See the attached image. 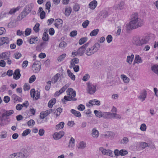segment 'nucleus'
Wrapping results in <instances>:
<instances>
[{"label": "nucleus", "mask_w": 158, "mask_h": 158, "mask_svg": "<svg viewBox=\"0 0 158 158\" xmlns=\"http://www.w3.org/2000/svg\"><path fill=\"white\" fill-rule=\"evenodd\" d=\"M89 43L88 42L80 48L77 50L78 53L80 56H82L84 54L86 48L88 47Z\"/></svg>", "instance_id": "obj_10"}, {"label": "nucleus", "mask_w": 158, "mask_h": 158, "mask_svg": "<svg viewBox=\"0 0 158 158\" xmlns=\"http://www.w3.org/2000/svg\"><path fill=\"white\" fill-rule=\"evenodd\" d=\"M29 155L30 152L28 150L23 149L20 152L10 155L9 158H27Z\"/></svg>", "instance_id": "obj_2"}, {"label": "nucleus", "mask_w": 158, "mask_h": 158, "mask_svg": "<svg viewBox=\"0 0 158 158\" xmlns=\"http://www.w3.org/2000/svg\"><path fill=\"white\" fill-rule=\"evenodd\" d=\"M64 123L63 122H61L56 125V128L57 130L63 128L64 127Z\"/></svg>", "instance_id": "obj_43"}, {"label": "nucleus", "mask_w": 158, "mask_h": 158, "mask_svg": "<svg viewBox=\"0 0 158 158\" xmlns=\"http://www.w3.org/2000/svg\"><path fill=\"white\" fill-rule=\"evenodd\" d=\"M67 72L68 76L73 81L75 80V76L73 73L71 72V71L69 69L67 70Z\"/></svg>", "instance_id": "obj_37"}, {"label": "nucleus", "mask_w": 158, "mask_h": 158, "mask_svg": "<svg viewBox=\"0 0 158 158\" xmlns=\"http://www.w3.org/2000/svg\"><path fill=\"white\" fill-rule=\"evenodd\" d=\"M97 2L96 0H93L90 2L89 4V8L92 10H94L97 6Z\"/></svg>", "instance_id": "obj_23"}, {"label": "nucleus", "mask_w": 158, "mask_h": 158, "mask_svg": "<svg viewBox=\"0 0 158 158\" xmlns=\"http://www.w3.org/2000/svg\"><path fill=\"white\" fill-rule=\"evenodd\" d=\"M128 153L127 151L124 149H121L120 150V155L122 156H124Z\"/></svg>", "instance_id": "obj_59"}, {"label": "nucleus", "mask_w": 158, "mask_h": 158, "mask_svg": "<svg viewBox=\"0 0 158 158\" xmlns=\"http://www.w3.org/2000/svg\"><path fill=\"white\" fill-rule=\"evenodd\" d=\"M47 45V43L46 42H43L40 44V45L37 46L36 50L38 51H41V49L45 48Z\"/></svg>", "instance_id": "obj_16"}, {"label": "nucleus", "mask_w": 158, "mask_h": 158, "mask_svg": "<svg viewBox=\"0 0 158 158\" xmlns=\"http://www.w3.org/2000/svg\"><path fill=\"white\" fill-rule=\"evenodd\" d=\"M112 113L110 112H102V117L106 118H110V116H112Z\"/></svg>", "instance_id": "obj_38"}, {"label": "nucleus", "mask_w": 158, "mask_h": 158, "mask_svg": "<svg viewBox=\"0 0 158 158\" xmlns=\"http://www.w3.org/2000/svg\"><path fill=\"white\" fill-rule=\"evenodd\" d=\"M99 31L98 29H96L93 30L90 33V35L91 36H96L97 35Z\"/></svg>", "instance_id": "obj_45"}, {"label": "nucleus", "mask_w": 158, "mask_h": 158, "mask_svg": "<svg viewBox=\"0 0 158 158\" xmlns=\"http://www.w3.org/2000/svg\"><path fill=\"white\" fill-rule=\"evenodd\" d=\"M20 70L19 69H17L15 70L13 76V78L16 80L19 79L21 76Z\"/></svg>", "instance_id": "obj_20"}, {"label": "nucleus", "mask_w": 158, "mask_h": 158, "mask_svg": "<svg viewBox=\"0 0 158 158\" xmlns=\"http://www.w3.org/2000/svg\"><path fill=\"white\" fill-rule=\"evenodd\" d=\"M56 101L55 98H53L51 99L48 103V106L49 108H52L56 103Z\"/></svg>", "instance_id": "obj_36"}, {"label": "nucleus", "mask_w": 158, "mask_h": 158, "mask_svg": "<svg viewBox=\"0 0 158 158\" xmlns=\"http://www.w3.org/2000/svg\"><path fill=\"white\" fill-rule=\"evenodd\" d=\"M132 43L133 44L139 46H141L140 37L135 36L133 37Z\"/></svg>", "instance_id": "obj_13"}, {"label": "nucleus", "mask_w": 158, "mask_h": 158, "mask_svg": "<svg viewBox=\"0 0 158 158\" xmlns=\"http://www.w3.org/2000/svg\"><path fill=\"white\" fill-rule=\"evenodd\" d=\"M152 70L158 76V65L155 64L151 67Z\"/></svg>", "instance_id": "obj_30"}, {"label": "nucleus", "mask_w": 158, "mask_h": 158, "mask_svg": "<svg viewBox=\"0 0 158 158\" xmlns=\"http://www.w3.org/2000/svg\"><path fill=\"white\" fill-rule=\"evenodd\" d=\"M53 110L52 109H50L46 110L45 111L41 112L40 113V116L41 118L43 119L49 115L52 112Z\"/></svg>", "instance_id": "obj_12"}, {"label": "nucleus", "mask_w": 158, "mask_h": 158, "mask_svg": "<svg viewBox=\"0 0 158 158\" xmlns=\"http://www.w3.org/2000/svg\"><path fill=\"white\" fill-rule=\"evenodd\" d=\"M20 8V7L18 6L16 8H13L11 9L8 12L9 14L11 15L14 14L17 11H18Z\"/></svg>", "instance_id": "obj_35"}, {"label": "nucleus", "mask_w": 158, "mask_h": 158, "mask_svg": "<svg viewBox=\"0 0 158 158\" xmlns=\"http://www.w3.org/2000/svg\"><path fill=\"white\" fill-rule=\"evenodd\" d=\"M90 78V76L88 74H85L82 78V80L84 81H87Z\"/></svg>", "instance_id": "obj_58"}, {"label": "nucleus", "mask_w": 158, "mask_h": 158, "mask_svg": "<svg viewBox=\"0 0 158 158\" xmlns=\"http://www.w3.org/2000/svg\"><path fill=\"white\" fill-rule=\"evenodd\" d=\"M124 4V2L121 1L119 2L118 4L114 5L113 8L115 10H121L123 9Z\"/></svg>", "instance_id": "obj_15"}, {"label": "nucleus", "mask_w": 158, "mask_h": 158, "mask_svg": "<svg viewBox=\"0 0 158 158\" xmlns=\"http://www.w3.org/2000/svg\"><path fill=\"white\" fill-rule=\"evenodd\" d=\"M104 136L106 138H112L114 136V132L111 131H108L104 134Z\"/></svg>", "instance_id": "obj_33"}, {"label": "nucleus", "mask_w": 158, "mask_h": 158, "mask_svg": "<svg viewBox=\"0 0 158 158\" xmlns=\"http://www.w3.org/2000/svg\"><path fill=\"white\" fill-rule=\"evenodd\" d=\"M94 138H98L99 136V132L96 128H94L92 131L91 134Z\"/></svg>", "instance_id": "obj_24"}, {"label": "nucleus", "mask_w": 158, "mask_h": 158, "mask_svg": "<svg viewBox=\"0 0 158 158\" xmlns=\"http://www.w3.org/2000/svg\"><path fill=\"white\" fill-rule=\"evenodd\" d=\"M141 46L145 44L148 42L149 37L148 36H145L140 37Z\"/></svg>", "instance_id": "obj_19"}, {"label": "nucleus", "mask_w": 158, "mask_h": 158, "mask_svg": "<svg viewBox=\"0 0 158 158\" xmlns=\"http://www.w3.org/2000/svg\"><path fill=\"white\" fill-rule=\"evenodd\" d=\"M42 40L45 41L48 40L49 39V35L47 32H44L43 35Z\"/></svg>", "instance_id": "obj_46"}, {"label": "nucleus", "mask_w": 158, "mask_h": 158, "mask_svg": "<svg viewBox=\"0 0 158 158\" xmlns=\"http://www.w3.org/2000/svg\"><path fill=\"white\" fill-rule=\"evenodd\" d=\"M112 117L117 119H119L121 118L120 115L117 114L116 113H112Z\"/></svg>", "instance_id": "obj_48"}, {"label": "nucleus", "mask_w": 158, "mask_h": 158, "mask_svg": "<svg viewBox=\"0 0 158 158\" xmlns=\"http://www.w3.org/2000/svg\"><path fill=\"white\" fill-rule=\"evenodd\" d=\"M64 132L62 131L59 132H55L53 135V138L55 140H58L64 136Z\"/></svg>", "instance_id": "obj_14"}, {"label": "nucleus", "mask_w": 158, "mask_h": 158, "mask_svg": "<svg viewBox=\"0 0 158 158\" xmlns=\"http://www.w3.org/2000/svg\"><path fill=\"white\" fill-rule=\"evenodd\" d=\"M147 94L146 90L143 89L141 91L140 95L138 96V98L141 101L143 102L146 98Z\"/></svg>", "instance_id": "obj_9"}, {"label": "nucleus", "mask_w": 158, "mask_h": 158, "mask_svg": "<svg viewBox=\"0 0 158 158\" xmlns=\"http://www.w3.org/2000/svg\"><path fill=\"white\" fill-rule=\"evenodd\" d=\"M63 23V21L61 19H56L55 20L54 25L57 28H60L62 27Z\"/></svg>", "instance_id": "obj_17"}, {"label": "nucleus", "mask_w": 158, "mask_h": 158, "mask_svg": "<svg viewBox=\"0 0 158 158\" xmlns=\"http://www.w3.org/2000/svg\"><path fill=\"white\" fill-rule=\"evenodd\" d=\"M31 97L33 98L35 100L38 99L40 97V92L38 91H35L34 89H32L30 91Z\"/></svg>", "instance_id": "obj_7"}, {"label": "nucleus", "mask_w": 158, "mask_h": 158, "mask_svg": "<svg viewBox=\"0 0 158 158\" xmlns=\"http://www.w3.org/2000/svg\"><path fill=\"white\" fill-rule=\"evenodd\" d=\"M76 99L75 98H73V99H70L68 98V97L67 96H64V98L62 99L61 100V102L63 104H65V100L67 101H71L72 100H75Z\"/></svg>", "instance_id": "obj_52"}, {"label": "nucleus", "mask_w": 158, "mask_h": 158, "mask_svg": "<svg viewBox=\"0 0 158 158\" xmlns=\"http://www.w3.org/2000/svg\"><path fill=\"white\" fill-rule=\"evenodd\" d=\"M67 88L68 86L66 85H64L58 91L56 92L55 93V95L57 96H59L61 94L64 92Z\"/></svg>", "instance_id": "obj_22"}, {"label": "nucleus", "mask_w": 158, "mask_h": 158, "mask_svg": "<svg viewBox=\"0 0 158 158\" xmlns=\"http://www.w3.org/2000/svg\"><path fill=\"white\" fill-rule=\"evenodd\" d=\"M88 38L87 37L81 38L79 41V44L80 45H82L86 42Z\"/></svg>", "instance_id": "obj_42"}, {"label": "nucleus", "mask_w": 158, "mask_h": 158, "mask_svg": "<svg viewBox=\"0 0 158 158\" xmlns=\"http://www.w3.org/2000/svg\"><path fill=\"white\" fill-rule=\"evenodd\" d=\"M0 40L2 45L6 44H8L9 42V39L7 37H3L0 38Z\"/></svg>", "instance_id": "obj_29"}, {"label": "nucleus", "mask_w": 158, "mask_h": 158, "mask_svg": "<svg viewBox=\"0 0 158 158\" xmlns=\"http://www.w3.org/2000/svg\"><path fill=\"white\" fill-rule=\"evenodd\" d=\"M40 26V24L39 23H36L34 26L33 27V30L36 33L38 32H39L40 28L39 27Z\"/></svg>", "instance_id": "obj_47"}, {"label": "nucleus", "mask_w": 158, "mask_h": 158, "mask_svg": "<svg viewBox=\"0 0 158 158\" xmlns=\"http://www.w3.org/2000/svg\"><path fill=\"white\" fill-rule=\"evenodd\" d=\"M0 57L1 58L6 60V59L10 58V53L7 52H3L1 54Z\"/></svg>", "instance_id": "obj_21"}, {"label": "nucleus", "mask_w": 158, "mask_h": 158, "mask_svg": "<svg viewBox=\"0 0 158 158\" xmlns=\"http://www.w3.org/2000/svg\"><path fill=\"white\" fill-rule=\"evenodd\" d=\"M60 76V74L59 73H57L54 77L52 79V82L53 83H55L59 79V77Z\"/></svg>", "instance_id": "obj_40"}, {"label": "nucleus", "mask_w": 158, "mask_h": 158, "mask_svg": "<svg viewBox=\"0 0 158 158\" xmlns=\"http://www.w3.org/2000/svg\"><path fill=\"white\" fill-rule=\"evenodd\" d=\"M70 112L76 117H80L81 116V114L80 112L77 111L74 109H71L70 110Z\"/></svg>", "instance_id": "obj_27"}, {"label": "nucleus", "mask_w": 158, "mask_h": 158, "mask_svg": "<svg viewBox=\"0 0 158 158\" xmlns=\"http://www.w3.org/2000/svg\"><path fill=\"white\" fill-rule=\"evenodd\" d=\"M94 114L96 116L100 118L102 117V112L101 111L95 110L94 111Z\"/></svg>", "instance_id": "obj_50"}, {"label": "nucleus", "mask_w": 158, "mask_h": 158, "mask_svg": "<svg viewBox=\"0 0 158 158\" xmlns=\"http://www.w3.org/2000/svg\"><path fill=\"white\" fill-rule=\"evenodd\" d=\"M71 12V9L70 7L66 8L65 11V14L67 16H69Z\"/></svg>", "instance_id": "obj_49"}, {"label": "nucleus", "mask_w": 158, "mask_h": 158, "mask_svg": "<svg viewBox=\"0 0 158 158\" xmlns=\"http://www.w3.org/2000/svg\"><path fill=\"white\" fill-rule=\"evenodd\" d=\"M67 93L68 98L70 99H76L75 100H72V101H75L77 100L76 98L74 97L76 95V92L72 88H69L67 91Z\"/></svg>", "instance_id": "obj_6"}, {"label": "nucleus", "mask_w": 158, "mask_h": 158, "mask_svg": "<svg viewBox=\"0 0 158 158\" xmlns=\"http://www.w3.org/2000/svg\"><path fill=\"white\" fill-rule=\"evenodd\" d=\"M89 103L91 104L92 106L97 105L99 106L100 104V102L97 99H94L90 100Z\"/></svg>", "instance_id": "obj_26"}, {"label": "nucleus", "mask_w": 158, "mask_h": 158, "mask_svg": "<svg viewBox=\"0 0 158 158\" xmlns=\"http://www.w3.org/2000/svg\"><path fill=\"white\" fill-rule=\"evenodd\" d=\"M27 15V11L23 10L18 16V19L20 20H21L24 18Z\"/></svg>", "instance_id": "obj_31"}, {"label": "nucleus", "mask_w": 158, "mask_h": 158, "mask_svg": "<svg viewBox=\"0 0 158 158\" xmlns=\"http://www.w3.org/2000/svg\"><path fill=\"white\" fill-rule=\"evenodd\" d=\"M87 90L88 93L92 94L94 93L96 90V86L89 82L87 83Z\"/></svg>", "instance_id": "obj_5"}, {"label": "nucleus", "mask_w": 158, "mask_h": 158, "mask_svg": "<svg viewBox=\"0 0 158 158\" xmlns=\"http://www.w3.org/2000/svg\"><path fill=\"white\" fill-rule=\"evenodd\" d=\"M143 24V19L139 17L137 13H135L131 15V21L127 25V29L128 30L135 29L142 27Z\"/></svg>", "instance_id": "obj_1"}, {"label": "nucleus", "mask_w": 158, "mask_h": 158, "mask_svg": "<svg viewBox=\"0 0 158 158\" xmlns=\"http://www.w3.org/2000/svg\"><path fill=\"white\" fill-rule=\"evenodd\" d=\"M8 15H9L8 12L3 11L0 14V19H2L6 17Z\"/></svg>", "instance_id": "obj_56"}, {"label": "nucleus", "mask_w": 158, "mask_h": 158, "mask_svg": "<svg viewBox=\"0 0 158 158\" xmlns=\"http://www.w3.org/2000/svg\"><path fill=\"white\" fill-rule=\"evenodd\" d=\"M31 130L29 129H27L24 130L22 134V135L23 136H26L31 132Z\"/></svg>", "instance_id": "obj_51"}, {"label": "nucleus", "mask_w": 158, "mask_h": 158, "mask_svg": "<svg viewBox=\"0 0 158 158\" xmlns=\"http://www.w3.org/2000/svg\"><path fill=\"white\" fill-rule=\"evenodd\" d=\"M129 141L128 138L126 137H124L121 141V143L123 144H127Z\"/></svg>", "instance_id": "obj_55"}, {"label": "nucleus", "mask_w": 158, "mask_h": 158, "mask_svg": "<svg viewBox=\"0 0 158 158\" xmlns=\"http://www.w3.org/2000/svg\"><path fill=\"white\" fill-rule=\"evenodd\" d=\"M14 113L13 110L6 111L1 114V113L0 112V125H2V122L3 120H5V117L8 116Z\"/></svg>", "instance_id": "obj_4"}, {"label": "nucleus", "mask_w": 158, "mask_h": 158, "mask_svg": "<svg viewBox=\"0 0 158 158\" xmlns=\"http://www.w3.org/2000/svg\"><path fill=\"white\" fill-rule=\"evenodd\" d=\"M22 56L21 54L19 52H16L14 55V57L16 59H19Z\"/></svg>", "instance_id": "obj_60"}, {"label": "nucleus", "mask_w": 158, "mask_h": 158, "mask_svg": "<svg viewBox=\"0 0 158 158\" xmlns=\"http://www.w3.org/2000/svg\"><path fill=\"white\" fill-rule=\"evenodd\" d=\"M86 143L83 141H81L79 143L78 146L77 147L78 149H83L86 147Z\"/></svg>", "instance_id": "obj_41"}, {"label": "nucleus", "mask_w": 158, "mask_h": 158, "mask_svg": "<svg viewBox=\"0 0 158 158\" xmlns=\"http://www.w3.org/2000/svg\"><path fill=\"white\" fill-rule=\"evenodd\" d=\"M38 38L37 37H34L31 38L29 40V42L30 44H33L35 43V42L37 41Z\"/></svg>", "instance_id": "obj_44"}, {"label": "nucleus", "mask_w": 158, "mask_h": 158, "mask_svg": "<svg viewBox=\"0 0 158 158\" xmlns=\"http://www.w3.org/2000/svg\"><path fill=\"white\" fill-rule=\"evenodd\" d=\"M79 59L77 58H74L71 60L70 64L69 65V68L71 69L73 68L75 65V64H77L79 63Z\"/></svg>", "instance_id": "obj_18"}, {"label": "nucleus", "mask_w": 158, "mask_h": 158, "mask_svg": "<svg viewBox=\"0 0 158 158\" xmlns=\"http://www.w3.org/2000/svg\"><path fill=\"white\" fill-rule=\"evenodd\" d=\"M147 127L144 123L142 124L140 127V130L143 131H145Z\"/></svg>", "instance_id": "obj_64"}, {"label": "nucleus", "mask_w": 158, "mask_h": 158, "mask_svg": "<svg viewBox=\"0 0 158 158\" xmlns=\"http://www.w3.org/2000/svg\"><path fill=\"white\" fill-rule=\"evenodd\" d=\"M112 36L110 35H108L106 38V40L108 43H111L112 41Z\"/></svg>", "instance_id": "obj_57"}, {"label": "nucleus", "mask_w": 158, "mask_h": 158, "mask_svg": "<svg viewBox=\"0 0 158 158\" xmlns=\"http://www.w3.org/2000/svg\"><path fill=\"white\" fill-rule=\"evenodd\" d=\"M89 23V22L88 20H86L82 24V26L83 28H86L88 26Z\"/></svg>", "instance_id": "obj_62"}, {"label": "nucleus", "mask_w": 158, "mask_h": 158, "mask_svg": "<svg viewBox=\"0 0 158 158\" xmlns=\"http://www.w3.org/2000/svg\"><path fill=\"white\" fill-rule=\"evenodd\" d=\"M12 98L15 101L18 102H21L23 101V99L22 98L15 94H13L12 95Z\"/></svg>", "instance_id": "obj_25"}, {"label": "nucleus", "mask_w": 158, "mask_h": 158, "mask_svg": "<svg viewBox=\"0 0 158 158\" xmlns=\"http://www.w3.org/2000/svg\"><path fill=\"white\" fill-rule=\"evenodd\" d=\"M75 140L72 137H71V139L69 140V145L71 146H74V143Z\"/></svg>", "instance_id": "obj_63"}, {"label": "nucleus", "mask_w": 158, "mask_h": 158, "mask_svg": "<svg viewBox=\"0 0 158 158\" xmlns=\"http://www.w3.org/2000/svg\"><path fill=\"white\" fill-rule=\"evenodd\" d=\"M99 150L104 155H108L111 157L113 156L112 151L110 150H106L102 147L100 148Z\"/></svg>", "instance_id": "obj_11"}, {"label": "nucleus", "mask_w": 158, "mask_h": 158, "mask_svg": "<svg viewBox=\"0 0 158 158\" xmlns=\"http://www.w3.org/2000/svg\"><path fill=\"white\" fill-rule=\"evenodd\" d=\"M35 123V121L33 119H30L27 123V125L28 126H33Z\"/></svg>", "instance_id": "obj_61"}, {"label": "nucleus", "mask_w": 158, "mask_h": 158, "mask_svg": "<svg viewBox=\"0 0 158 158\" xmlns=\"http://www.w3.org/2000/svg\"><path fill=\"white\" fill-rule=\"evenodd\" d=\"M31 31V29L30 28H28L26 29L25 31V35L26 36L29 35Z\"/></svg>", "instance_id": "obj_54"}, {"label": "nucleus", "mask_w": 158, "mask_h": 158, "mask_svg": "<svg viewBox=\"0 0 158 158\" xmlns=\"http://www.w3.org/2000/svg\"><path fill=\"white\" fill-rule=\"evenodd\" d=\"M121 78L123 80L124 83H128L129 81V79L126 75L122 74L121 75Z\"/></svg>", "instance_id": "obj_39"}, {"label": "nucleus", "mask_w": 158, "mask_h": 158, "mask_svg": "<svg viewBox=\"0 0 158 158\" xmlns=\"http://www.w3.org/2000/svg\"><path fill=\"white\" fill-rule=\"evenodd\" d=\"M139 145L141 148L143 149L147 147H149L150 144L146 142H139Z\"/></svg>", "instance_id": "obj_28"}, {"label": "nucleus", "mask_w": 158, "mask_h": 158, "mask_svg": "<svg viewBox=\"0 0 158 158\" xmlns=\"http://www.w3.org/2000/svg\"><path fill=\"white\" fill-rule=\"evenodd\" d=\"M66 54H63L58 57L57 60L59 61L60 62L64 59V58L66 57Z\"/></svg>", "instance_id": "obj_53"}, {"label": "nucleus", "mask_w": 158, "mask_h": 158, "mask_svg": "<svg viewBox=\"0 0 158 158\" xmlns=\"http://www.w3.org/2000/svg\"><path fill=\"white\" fill-rule=\"evenodd\" d=\"M134 62L137 64L142 63V60L141 58L139 55H136L135 56Z\"/></svg>", "instance_id": "obj_34"}, {"label": "nucleus", "mask_w": 158, "mask_h": 158, "mask_svg": "<svg viewBox=\"0 0 158 158\" xmlns=\"http://www.w3.org/2000/svg\"><path fill=\"white\" fill-rule=\"evenodd\" d=\"M134 55L131 54L130 56H127V62L130 64H131L132 61L134 58Z\"/></svg>", "instance_id": "obj_32"}, {"label": "nucleus", "mask_w": 158, "mask_h": 158, "mask_svg": "<svg viewBox=\"0 0 158 158\" xmlns=\"http://www.w3.org/2000/svg\"><path fill=\"white\" fill-rule=\"evenodd\" d=\"M41 69V64L40 62L36 61L34 63L32 66V69L35 73H38Z\"/></svg>", "instance_id": "obj_8"}, {"label": "nucleus", "mask_w": 158, "mask_h": 158, "mask_svg": "<svg viewBox=\"0 0 158 158\" xmlns=\"http://www.w3.org/2000/svg\"><path fill=\"white\" fill-rule=\"evenodd\" d=\"M100 45L98 43H96L93 46L86 49L85 54L88 56H90L97 52L100 48Z\"/></svg>", "instance_id": "obj_3"}]
</instances>
